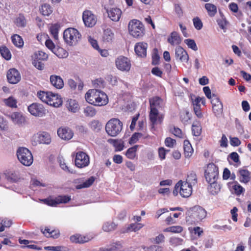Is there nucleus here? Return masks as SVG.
I'll use <instances>...</instances> for the list:
<instances>
[{
    "label": "nucleus",
    "mask_w": 251,
    "mask_h": 251,
    "mask_svg": "<svg viewBox=\"0 0 251 251\" xmlns=\"http://www.w3.org/2000/svg\"><path fill=\"white\" fill-rule=\"evenodd\" d=\"M85 98L87 102L91 105L102 106L106 105L109 101L107 95L97 89H90L85 94Z\"/></svg>",
    "instance_id": "nucleus-1"
},
{
    "label": "nucleus",
    "mask_w": 251,
    "mask_h": 251,
    "mask_svg": "<svg viewBox=\"0 0 251 251\" xmlns=\"http://www.w3.org/2000/svg\"><path fill=\"white\" fill-rule=\"evenodd\" d=\"M207 216V211L200 206L190 208L186 213L185 220L188 225H196L202 221Z\"/></svg>",
    "instance_id": "nucleus-2"
},
{
    "label": "nucleus",
    "mask_w": 251,
    "mask_h": 251,
    "mask_svg": "<svg viewBox=\"0 0 251 251\" xmlns=\"http://www.w3.org/2000/svg\"><path fill=\"white\" fill-rule=\"evenodd\" d=\"M37 97L43 102L55 107H58L62 104L60 96L51 92L40 91L37 93Z\"/></svg>",
    "instance_id": "nucleus-3"
},
{
    "label": "nucleus",
    "mask_w": 251,
    "mask_h": 251,
    "mask_svg": "<svg viewBox=\"0 0 251 251\" xmlns=\"http://www.w3.org/2000/svg\"><path fill=\"white\" fill-rule=\"evenodd\" d=\"M128 28L130 35L134 38H141L145 34L144 25L139 20H131L128 23Z\"/></svg>",
    "instance_id": "nucleus-4"
},
{
    "label": "nucleus",
    "mask_w": 251,
    "mask_h": 251,
    "mask_svg": "<svg viewBox=\"0 0 251 251\" xmlns=\"http://www.w3.org/2000/svg\"><path fill=\"white\" fill-rule=\"evenodd\" d=\"M123 123L117 118H112L105 125V131L107 134L111 137H116L123 129Z\"/></svg>",
    "instance_id": "nucleus-5"
},
{
    "label": "nucleus",
    "mask_w": 251,
    "mask_h": 251,
    "mask_svg": "<svg viewBox=\"0 0 251 251\" xmlns=\"http://www.w3.org/2000/svg\"><path fill=\"white\" fill-rule=\"evenodd\" d=\"M81 37V34L75 28H68L64 30L63 33V38L65 42L71 46L76 45Z\"/></svg>",
    "instance_id": "nucleus-6"
},
{
    "label": "nucleus",
    "mask_w": 251,
    "mask_h": 251,
    "mask_svg": "<svg viewBox=\"0 0 251 251\" xmlns=\"http://www.w3.org/2000/svg\"><path fill=\"white\" fill-rule=\"evenodd\" d=\"M17 155L19 161L26 166H30L33 161L32 154L27 148L20 147L17 151Z\"/></svg>",
    "instance_id": "nucleus-7"
},
{
    "label": "nucleus",
    "mask_w": 251,
    "mask_h": 251,
    "mask_svg": "<svg viewBox=\"0 0 251 251\" xmlns=\"http://www.w3.org/2000/svg\"><path fill=\"white\" fill-rule=\"evenodd\" d=\"M178 191L182 197L188 198L192 194V186L185 181L179 180L175 186L174 194L177 195Z\"/></svg>",
    "instance_id": "nucleus-8"
},
{
    "label": "nucleus",
    "mask_w": 251,
    "mask_h": 251,
    "mask_svg": "<svg viewBox=\"0 0 251 251\" xmlns=\"http://www.w3.org/2000/svg\"><path fill=\"white\" fill-rule=\"evenodd\" d=\"M219 176V168L213 163H209L204 172L207 182L217 181Z\"/></svg>",
    "instance_id": "nucleus-9"
},
{
    "label": "nucleus",
    "mask_w": 251,
    "mask_h": 251,
    "mask_svg": "<svg viewBox=\"0 0 251 251\" xmlns=\"http://www.w3.org/2000/svg\"><path fill=\"white\" fill-rule=\"evenodd\" d=\"M75 163L78 168H85L90 163V157L86 153L82 151H78L75 153Z\"/></svg>",
    "instance_id": "nucleus-10"
},
{
    "label": "nucleus",
    "mask_w": 251,
    "mask_h": 251,
    "mask_svg": "<svg viewBox=\"0 0 251 251\" xmlns=\"http://www.w3.org/2000/svg\"><path fill=\"white\" fill-rule=\"evenodd\" d=\"M28 112L33 116L38 117L45 116L46 110L44 106L40 103L34 102L28 106Z\"/></svg>",
    "instance_id": "nucleus-11"
},
{
    "label": "nucleus",
    "mask_w": 251,
    "mask_h": 251,
    "mask_svg": "<svg viewBox=\"0 0 251 251\" xmlns=\"http://www.w3.org/2000/svg\"><path fill=\"white\" fill-rule=\"evenodd\" d=\"M211 103L215 116L217 117H221L223 114V105L220 99L216 95L213 94Z\"/></svg>",
    "instance_id": "nucleus-12"
},
{
    "label": "nucleus",
    "mask_w": 251,
    "mask_h": 251,
    "mask_svg": "<svg viewBox=\"0 0 251 251\" xmlns=\"http://www.w3.org/2000/svg\"><path fill=\"white\" fill-rule=\"evenodd\" d=\"M82 20L84 25L89 27L94 26L97 23V16L90 10H85L82 13Z\"/></svg>",
    "instance_id": "nucleus-13"
},
{
    "label": "nucleus",
    "mask_w": 251,
    "mask_h": 251,
    "mask_svg": "<svg viewBox=\"0 0 251 251\" xmlns=\"http://www.w3.org/2000/svg\"><path fill=\"white\" fill-rule=\"evenodd\" d=\"M71 200V197L65 195H60L54 199H47L44 200L45 203L51 206H56L60 203H66Z\"/></svg>",
    "instance_id": "nucleus-14"
},
{
    "label": "nucleus",
    "mask_w": 251,
    "mask_h": 251,
    "mask_svg": "<svg viewBox=\"0 0 251 251\" xmlns=\"http://www.w3.org/2000/svg\"><path fill=\"white\" fill-rule=\"evenodd\" d=\"M117 68L122 71H128L131 67L130 61L126 57L120 56L115 61Z\"/></svg>",
    "instance_id": "nucleus-15"
},
{
    "label": "nucleus",
    "mask_w": 251,
    "mask_h": 251,
    "mask_svg": "<svg viewBox=\"0 0 251 251\" xmlns=\"http://www.w3.org/2000/svg\"><path fill=\"white\" fill-rule=\"evenodd\" d=\"M21 75L19 71L15 69H9L7 73L8 81L11 84H16L21 80Z\"/></svg>",
    "instance_id": "nucleus-16"
},
{
    "label": "nucleus",
    "mask_w": 251,
    "mask_h": 251,
    "mask_svg": "<svg viewBox=\"0 0 251 251\" xmlns=\"http://www.w3.org/2000/svg\"><path fill=\"white\" fill-rule=\"evenodd\" d=\"M104 9L108 14V17L114 22L119 21L122 14V12L120 8L117 7L111 8L109 9L104 7Z\"/></svg>",
    "instance_id": "nucleus-17"
},
{
    "label": "nucleus",
    "mask_w": 251,
    "mask_h": 251,
    "mask_svg": "<svg viewBox=\"0 0 251 251\" xmlns=\"http://www.w3.org/2000/svg\"><path fill=\"white\" fill-rule=\"evenodd\" d=\"M175 57L176 60L182 62L187 63L189 60L187 52L181 46H178L176 48Z\"/></svg>",
    "instance_id": "nucleus-18"
},
{
    "label": "nucleus",
    "mask_w": 251,
    "mask_h": 251,
    "mask_svg": "<svg viewBox=\"0 0 251 251\" xmlns=\"http://www.w3.org/2000/svg\"><path fill=\"white\" fill-rule=\"evenodd\" d=\"M57 134L62 139L69 140L73 138L74 132L71 129L68 127H62L58 129Z\"/></svg>",
    "instance_id": "nucleus-19"
},
{
    "label": "nucleus",
    "mask_w": 251,
    "mask_h": 251,
    "mask_svg": "<svg viewBox=\"0 0 251 251\" xmlns=\"http://www.w3.org/2000/svg\"><path fill=\"white\" fill-rule=\"evenodd\" d=\"M148 44L145 42H139L135 44L134 50L139 57L144 58L147 56V49Z\"/></svg>",
    "instance_id": "nucleus-20"
},
{
    "label": "nucleus",
    "mask_w": 251,
    "mask_h": 251,
    "mask_svg": "<svg viewBox=\"0 0 251 251\" xmlns=\"http://www.w3.org/2000/svg\"><path fill=\"white\" fill-rule=\"evenodd\" d=\"M33 138L39 144H49L51 142L50 136L46 132L37 133Z\"/></svg>",
    "instance_id": "nucleus-21"
},
{
    "label": "nucleus",
    "mask_w": 251,
    "mask_h": 251,
    "mask_svg": "<svg viewBox=\"0 0 251 251\" xmlns=\"http://www.w3.org/2000/svg\"><path fill=\"white\" fill-rule=\"evenodd\" d=\"M239 180L241 183H247L251 178V174L247 169H240L237 172Z\"/></svg>",
    "instance_id": "nucleus-22"
},
{
    "label": "nucleus",
    "mask_w": 251,
    "mask_h": 251,
    "mask_svg": "<svg viewBox=\"0 0 251 251\" xmlns=\"http://www.w3.org/2000/svg\"><path fill=\"white\" fill-rule=\"evenodd\" d=\"M70 239L73 243L83 244L90 241L91 238L87 235L75 234L71 236Z\"/></svg>",
    "instance_id": "nucleus-23"
},
{
    "label": "nucleus",
    "mask_w": 251,
    "mask_h": 251,
    "mask_svg": "<svg viewBox=\"0 0 251 251\" xmlns=\"http://www.w3.org/2000/svg\"><path fill=\"white\" fill-rule=\"evenodd\" d=\"M10 117L14 123L19 126H23L26 123L25 117L19 112L12 113Z\"/></svg>",
    "instance_id": "nucleus-24"
},
{
    "label": "nucleus",
    "mask_w": 251,
    "mask_h": 251,
    "mask_svg": "<svg viewBox=\"0 0 251 251\" xmlns=\"http://www.w3.org/2000/svg\"><path fill=\"white\" fill-rule=\"evenodd\" d=\"M167 41L172 46L178 45L181 43L182 39L178 33L173 31L168 37Z\"/></svg>",
    "instance_id": "nucleus-25"
},
{
    "label": "nucleus",
    "mask_w": 251,
    "mask_h": 251,
    "mask_svg": "<svg viewBox=\"0 0 251 251\" xmlns=\"http://www.w3.org/2000/svg\"><path fill=\"white\" fill-rule=\"evenodd\" d=\"M50 81L51 85L56 89H60L64 86V81L60 76L56 75H50Z\"/></svg>",
    "instance_id": "nucleus-26"
},
{
    "label": "nucleus",
    "mask_w": 251,
    "mask_h": 251,
    "mask_svg": "<svg viewBox=\"0 0 251 251\" xmlns=\"http://www.w3.org/2000/svg\"><path fill=\"white\" fill-rule=\"evenodd\" d=\"M193 106V112L195 116L199 119H202L204 118V114L201 108V104H199V101L197 100L193 103H192Z\"/></svg>",
    "instance_id": "nucleus-27"
},
{
    "label": "nucleus",
    "mask_w": 251,
    "mask_h": 251,
    "mask_svg": "<svg viewBox=\"0 0 251 251\" xmlns=\"http://www.w3.org/2000/svg\"><path fill=\"white\" fill-rule=\"evenodd\" d=\"M6 177L9 181L16 182L21 179L20 173L18 171H9L5 173Z\"/></svg>",
    "instance_id": "nucleus-28"
},
{
    "label": "nucleus",
    "mask_w": 251,
    "mask_h": 251,
    "mask_svg": "<svg viewBox=\"0 0 251 251\" xmlns=\"http://www.w3.org/2000/svg\"><path fill=\"white\" fill-rule=\"evenodd\" d=\"M14 23L18 27L24 28L26 26L27 21L23 13H20L15 18Z\"/></svg>",
    "instance_id": "nucleus-29"
},
{
    "label": "nucleus",
    "mask_w": 251,
    "mask_h": 251,
    "mask_svg": "<svg viewBox=\"0 0 251 251\" xmlns=\"http://www.w3.org/2000/svg\"><path fill=\"white\" fill-rule=\"evenodd\" d=\"M107 142L113 146L116 151H120L124 149V142L122 139H109Z\"/></svg>",
    "instance_id": "nucleus-30"
},
{
    "label": "nucleus",
    "mask_w": 251,
    "mask_h": 251,
    "mask_svg": "<svg viewBox=\"0 0 251 251\" xmlns=\"http://www.w3.org/2000/svg\"><path fill=\"white\" fill-rule=\"evenodd\" d=\"M41 232L47 238L52 237L53 238H57L60 234L59 230L51 229L48 227H45L44 230L41 229Z\"/></svg>",
    "instance_id": "nucleus-31"
},
{
    "label": "nucleus",
    "mask_w": 251,
    "mask_h": 251,
    "mask_svg": "<svg viewBox=\"0 0 251 251\" xmlns=\"http://www.w3.org/2000/svg\"><path fill=\"white\" fill-rule=\"evenodd\" d=\"M184 154L186 157H190L193 153V149L190 142L185 140L183 142Z\"/></svg>",
    "instance_id": "nucleus-32"
},
{
    "label": "nucleus",
    "mask_w": 251,
    "mask_h": 251,
    "mask_svg": "<svg viewBox=\"0 0 251 251\" xmlns=\"http://www.w3.org/2000/svg\"><path fill=\"white\" fill-rule=\"evenodd\" d=\"M202 127L201 124L198 121L194 122L192 125V133L194 136H199L201 134Z\"/></svg>",
    "instance_id": "nucleus-33"
},
{
    "label": "nucleus",
    "mask_w": 251,
    "mask_h": 251,
    "mask_svg": "<svg viewBox=\"0 0 251 251\" xmlns=\"http://www.w3.org/2000/svg\"><path fill=\"white\" fill-rule=\"evenodd\" d=\"M209 185L208 187V191L211 195H215L217 194L220 191V185L216 181L208 182Z\"/></svg>",
    "instance_id": "nucleus-34"
},
{
    "label": "nucleus",
    "mask_w": 251,
    "mask_h": 251,
    "mask_svg": "<svg viewBox=\"0 0 251 251\" xmlns=\"http://www.w3.org/2000/svg\"><path fill=\"white\" fill-rule=\"evenodd\" d=\"M114 39V34L111 29L107 28L103 31L102 40L105 42H112Z\"/></svg>",
    "instance_id": "nucleus-35"
},
{
    "label": "nucleus",
    "mask_w": 251,
    "mask_h": 251,
    "mask_svg": "<svg viewBox=\"0 0 251 251\" xmlns=\"http://www.w3.org/2000/svg\"><path fill=\"white\" fill-rule=\"evenodd\" d=\"M204 7L207 11L208 15L211 17H214L217 13V7L214 4L206 3L204 5Z\"/></svg>",
    "instance_id": "nucleus-36"
},
{
    "label": "nucleus",
    "mask_w": 251,
    "mask_h": 251,
    "mask_svg": "<svg viewBox=\"0 0 251 251\" xmlns=\"http://www.w3.org/2000/svg\"><path fill=\"white\" fill-rule=\"evenodd\" d=\"M162 101V99L159 97H154L150 99L149 100L150 109L154 108L158 109L161 107Z\"/></svg>",
    "instance_id": "nucleus-37"
},
{
    "label": "nucleus",
    "mask_w": 251,
    "mask_h": 251,
    "mask_svg": "<svg viewBox=\"0 0 251 251\" xmlns=\"http://www.w3.org/2000/svg\"><path fill=\"white\" fill-rule=\"evenodd\" d=\"M159 112L157 109L154 108L150 109L149 113V119L153 126L156 124Z\"/></svg>",
    "instance_id": "nucleus-38"
},
{
    "label": "nucleus",
    "mask_w": 251,
    "mask_h": 251,
    "mask_svg": "<svg viewBox=\"0 0 251 251\" xmlns=\"http://www.w3.org/2000/svg\"><path fill=\"white\" fill-rule=\"evenodd\" d=\"M66 106L68 109L71 112H76L79 109L78 103L74 100H68L66 103Z\"/></svg>",
    "instance_id": "nucleus-39"
},
{
    "label": "nucleus",
    "mask_w": 251,
    "mask_h": 251,
    "mask_svg": "<svg viewBox=\"0 0 251 251\" xmlns=\"http://www.w3.org/2000/svg\"><path fill=\"white\" fill-rule=\"evenodd\" d=\"M40 12L44 16H49L52 12V8L47 3L42 4L39 8Z\"/></svg>",
    "instance_id": "nucleus-40"
},
{
    "label": "nucleus",
    "mask_w": 251,
    "mask_h": 251,
    "mask_svg": "<svg viewBox=\"0 0 251 251\" xmlns=\"http://www.w3.org/2000/svg\"><path fill=\"white\" fill-rule=\"evenodd\" d=\"M12 43L17 47L21 48L24 45V41L22 38L18 34H14L11 36Z\"/></svg>",
    "instance_id": "nucleus-41"
},
{
    "label": "nucleus",
    "mask_w": 251,
    "mask_h": 251,
    "mask_svg": "<svg viewBox=\"0 0 251 251\" xmlns=\"http://www.w3.org/2000/svg\"><path fill=\"white\" fill-rule=\"evenodd\" d=\"M95 178L94 176H91L82 183L76 185L75 188L77 189H81L84 188H88L91 186L94 182Z\"/></svg>",
    "instance_id": "nucleus-42"
},
{
    "label": "nucleus",
    "mask_w": 251,
    "mask_h": 251,
    "mask_svg": "<svg viewBox=\"0 0 251 251\" xmlns=\"http://www.w3.org/2000/svg\"><path fill=\"white\" fill-rule=\"evenodd\" d=\"M53 52L60 58H66L68 55V52L65 49L59 47H56Z\"/></svg>",
    "instance_id": "nucleus-43"
},
{
    "label": "nucleus",
    "mask_w": 251,
    "mask_h": 251,
    "mask_svg": "<svg viewBox=\"0 0 251 251\" xmlns=\"http://www.w3.org/2000/svg\"><path fill=\"white\" fill-rule=\"evenodd\" d=\"M138 148V145H135L129 148L126 153V156L130 159H134L136 157Z\"/></svg>",
    "instance_id": "nucleus-44"
},
{
    "label": "nucleus",
    "mask_w": 251,
    "mask_h": 251,
    "mask_svg": "<svg viewBox=\"0 0 251 251\" xmlns=\"http://www.w3.org/2000/svg\"><path fill=\"white\" fill-rule=\"evenodd\" d=\"M185 182L191 184V186H192V185H195L197 183V177L196 174L193 172L190 173L187 175V177Z\"/></svg>",
    "instance_id": "nucleus-45"
},
{
    "label": "nucleus",
    "mask_w": 251,
    "mask_h": 251,
    "mask_svg": "<svg viewBox=\"0 0 251 251\" xmlns=\"http://www.w3.org/2000/svg\"><path fill=\"white\" fill-rule=\"evenodd\" d=\"M60 26L57 24L52 25L50 28V31L55 40L58 39V31Z\"/></svg>",
    "instance_id": "nucleus-46"
},
{
    "label": "nucleus",
    "mask_w": 251,
    "mask_h": 251,
    "mask_svg": "<svg viewBox=\"0 0 251 251\" xmlns=\"http://www.w3.org/2000/svg\"><path fill=\"white\" fill-rule=\"evenodd\" d=\"M33 58L39 60L45 61L48 59V55L45 52L38 50L34 53Z\"/></svg>",
    "instance_id": "nucleus-47"
},
{
    "label": "nucleus",
    "mask_w": 251,
    "mask_h": 251,
    "mask_svg": "<svg viewBox=\"0 0 251 251\" xmlns=\"http://www.w3.org/2000/svg\"><path fill=\"white\" fill-rule=\"evenodd\" d=\"M0 52L1 56L6 60H9L11 59V52L5 46H2L0 48Z\"/></svg>",
    "instance_id": "nucleus-48"
},
{
    "label": "nucleus",
    "mask_w": 251,
    "mask_h": 251,
    "mask_svg": "<svg viewBox=\"0 0 251 251\" xmlns=\"http://www.w3.org/2000/svg\"><path fill=\"white\" fill-rule=\"evenodd\" d=\"M183 231V227L180 226H174L166 228L164 232H170L175 233H179Z\"/></svg>",
    "instance_id": "nucleus-49"
},
{
    "label": "nucleus",
    "mask_w": 251,
    "mask_h": 251,
    "mask_svg": "<svg viewBox=\"0 0 251 251\" xmlns=\"http://www.w3.org/2000/svg\"><path fill=\"white\" fill-rule=\"evenodd\" d=\"M117 225L113 222H107L102 226V229L105 232H110L114 230Z\"/></svg>",
    "instance_id": "nucleus-50"
},
{
    "label": "nucleus",
    "mask_w": 251,
    "mask_h": 251,
    "mask_svg": "<svg viewBox=\"0 0 251 251\" xmlns=\"http://www.w3.org/2000/svg\"><path fill=\"white\" fill-rule=\"evenodd\" d=\"M4 102L6 105L11 108H16L17 101L13 97H9L8 98L4 99Z\"/></svg>",
    "instance_id": "nucleus-51"
},
{
    "label": "nucleus",
    "mask_w": 251,
    "mask_h": 251,
    "mask_svg": "<svg viewBox=\"0 0 251 251\" xmlns=\"http://www.w3.org/2000/svg\"><path fill=\"white\" fill-rule=\"evenodd\" d=\"M84 113L86 116L92 117L96 114L97 110L94 107L88 106L84 108Z\"/></svg>",
    "instance_id": "nucleus-52"
},
{
    "label": "nucleus",
    "mask_w": 251,
    "mask_h": 251,
    "mask_svg": "<svg viewBox=\"0 0 251 251\" xmlns=\"http://www.w3.org/2000/svg\"><path fill=\"white\" fill-rule=\"evenodd\" d=\"M234 185L232 186V189L236 195L239 196L244 192V188L240 185L237 181L234 182Z\"/></svg>",
    "instance_id": "nucleus-53"
},
{
    "label": "nucleus",
    "mask_w": 251,
    "mask_h": 251,
    "mask_svg": "<svg viewBox=\"0 0 251 251\" xmlns=\"http://www.w3.org/2000/svg\"><path fill=\"white\" fill-rule=\"evenodd\" d=\"M143 226L144 225H143L141 223H133L129 225V226L127 228V230L129 231L136 232L140 230L141 228H142L143 227Z\"/></svg>",
    "instance_id": "nucleus-54"
},
{
    "label": "nucleus",
    "mask_w": 251,
    "mask_h": 251,
    "mask_svg": "<svg viewBox=\"0 0 251 251\" xmlns=\"http://www.w3.org/2000/svg\"><path fill=\"white\" fill-rule=\"evenodd\" d=\"M12 221L7 218H0V224L3 228H9L12 225Z\"/></svg>",
    "instance_id": "nucleus-55"
},
{
    "label": "nucleus",
    "mask_w": 251,
    "mask_h": 251,
    "mask_svg": "<svg viewBox=\"0 0 251 251\" xmlns=\"http://www.w3.org/2000/svg\"><path fill=\"white\" fill-rule=\"evenodd\" d=\"M193 25L196 29L197 30H201L203 26V24L200 18L196 17L193 19Z\"/></svg>",
    "instance_id": "nucleus-56"
},
{
    "label": "nucleus",
    "mask_w": 251,
    "mask_h": 251,
    "mask_svg": "<svg viewBox=\"0 0 251 251\" xmlns=\"http://www.w3.org/2000/svg\"><path fill=\"white\" fill-rule=\"evenodd\" d=\"M184 42L189 48L192 49L195 51L198 50L197 46L194 40L191 39H185L184 40Z\"/></svg>",
    "instance_id": "nucleus-57"
},
{
    "label": "nucleus",
    "mask_w": 251,
    "mask_h": 251,
    "mask_svg": "<svg viewBox=\"0 0 251 251\" xmlns=\"http://www.w3.org/2000/svg\"><path fill=\"white\" fill-rule=\"evenodd\" d=\"M191 114L188 111H186L181 113L180 118L182 123H185L191 119Z\"/></svg>",
    "instance_id": "nucleus-58"
},
{
    "label": "nucleus",
    "mask_w": 251,
    "mask_h": 251,
    "mask_svg": "<svg viewBox=\"0 0 251 251\" xmlns=\"http://www.w3.org/2000/svg\"><path fill=\"white\" fill-rule=\"evenodd\" d=\"M43 61L37 59H33L32 64L35 67L39 70H43L44 68V64L42 63Z\"/></svg>",
    "instance_id": "nucleus-59"
},
{
    "label": "nucleus",
    "mask_w": 251,
    "mask_h": 251,
    "mask_svg": "<svg viewBox=\"0 0 251 251\" xmlns=\"http://www.w3.org/2000/svg\"><path fill=\"white\" fill-rule=\"evenodd\" d=\"M171 132L174 135L178 138H183L184 137L181 130L178 127H174Z\"/></svg>",
    "instance_id": "nucleus-60"
},
{
    "label": "nucleus",
    "mask_w": 251,
    "mask_h": 251,
    "mask_svg": "<svg viewBox=\"0 0 251 251\" xmlns=\"http://www.w3.org/2000/svg\"><path fill=\"white\" fill-rule=\"evenodd\" d=\"M189 230L195 235H198V236H200L203 232V229L199 226L194 227L193 228L189 227Z\"/></svg>",
    "instance_id": "nucleus-61"
},
{
    "label": "nucleus",
    "mask_w": 251,
    "mask_h": 251,
    "mask_svg": "<svg viewBox=\"0 0 251 251\" xmlns=\"http://www.w3.org/2000/svg\"><path fill=\"white\" fill-rule=\"evenodd\" d=\"M100 126V123L97 120H93L90 124V127L93 130H99Z\"/></svg>",
    "instance_id": "nucleus-62"
},
{
    "label": "nucleus",
    "mask_w": 251,
    "mask_h": 251,
    "mask_svg": "<svg viewBox=\"0 0 251 251\" xmlns=\"http://www.w3.org/2000/svg\"><path fill=\"white\" fill-rule=\"evenodd\" d=\"M176 141L175 139H173L170 137H167L165 140V145L169 148H173L176 144Z\"/></svg>",
    "instance_id": "nucleus-63"
},
{
    "label": "nucleus",
    "mask_w": 251,
    "mask_h": 251,
    "mask_svg": "<svg viewBox=\"0 0 251 251\" xmlns=\"http://www.w3.org/2000/svg\"><path fill=\"white\" fill-rule=\"evenodd\" d=\"M107 80L112 85H116L118 83L117 77L112 75H108L107 76Z\"/></svg>",
    "instance_id": "nucleus-64"
}]
</instances>
